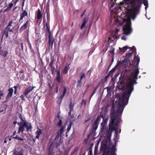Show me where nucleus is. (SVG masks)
Listing matches in <instances>:
<instances>
[{
	"mask_svg": "<svg viewBox=\"0 0 155 155\" xmlns=\"http://www.w3.org/2000/svg\"><path fill=\"white\" fill-rule=\"evenodd\" d=\"M101 126L100 133L104 134L105 133V130H106V125H104L103 123H101Z\"/></svg>",
	"mask_w": 155,
	"mask_h": 155,
	"instance_id": "obj_18",
	"label": "nucleus"
},
{
	"mask_svg": "<svg viewBox=\"0 0 155 155\" xmlns=\"http://www.w3.org/2000/svg\"><path fill=\"white\" fill-rule=\"evenodd\" d=\"M25 95L24 94L21 95L20 96V97L21 98L22 100L23 101H25Z\"/></svg>",
	"mask_w": 155,
	"mask_h": 155,
	"instance_id": "obj_52",
	"label": "nucleus"
},
{
	"mask_svg": "<svg viewBox=\"0 0 155 155\" xmlns=\"http://www.w3.org/2000/svg\"><path fill=\"white\" fill-rule=\"evenodd\" d=\"M30 26L29 21L27 20L25 23L19 29L20 33H21L24 30H25L28 27Z\"/></svg>",
	"mask_w": 155,
	"mask_h": 155,
	"instance_id": "obj_8",
	"label": "nucleus"
},
{
	"mask_svg": "<svg viewBox=\"0 0 155 155\" xmlns=\"http://www.w3.org/2000/svg\"><path fill=\"white\" fill-rule=\"evenodd\" d=\"M42 133V131L41 129H39L38 130H37L35 132V134L39 136Z\"/></svg>",
	"mask_w": 155,
	"mask_h": 155,
	"instance_id": "obj_34",
	"label": "nucleus"
},
{
	"mask_svg": "<svg viewBox=\"0 0 155 155\" xmlns=\"http://www.w3.org/2000/svg\"><path fill=\"white\" fill-rule=\"evenodd\" d=\"M15 155H24L22 152H19L18 153L16 154Z\"/></svg>",
	"mask_w": 155,
	"mask_h": 155,
	"instance_id": "obj_61",
	"label": "nucleus"
},
{
	"mask_svg": "<svg viewBox=\"0 0 155 155\" xmlns=\"http://www.w3.org/2000/svg\"><path fill=\"white\" fill-rule=\"evenodd\" d=\"M110 52L112 56H114V48H112V49L110 50Z\"/></svg>",
	"mask_w": 155,
	"mask_h": 155,
	"instance_id": "obj_42",
	"label": "nucleus"
},
{
	"mask_svg": "<svg viewBox=\"0 0 155 155\" xmlns=\"http://www.w3.org/2000/svg\"><path fill=\"white\" fill-rule=\"evenodd\" d=\"M49 40L48 44L49 45L51 46V48H52L53 46V43L54 41V39L51 36V34H49L48 35Z\"/></svg>",
	"mask_w": 155,
	"mask_h": 155,
	"instance_id": "obj_15",
	"label": "nucleus"
},
{
	"mask_svg": "<svg viewBox=\"0 0 155 155\" xmlns=\"http://www.w3.org/2000/svg\"><path fill=\"white\" fill-rule=\"evenodd\" d=\"M98 149V147L97 146V145H95L94 151V154L95 155L97 154V150Z\"/></svg>",
	"mask_w": 155,
	"mask_h": 155,
	"instance_id": "obj_44",
	"label": "nucleus"
},
{
	"mask_svg": "<svg viewBox=\"0 0 155 155\" xmlns=\"http://www.w3.org/2000/svg\"><path fill=\"white\" fill-rule=\"evenodd\" d=\"M121 39L122 40H125L126 39V37L124 35H123V36L122 37Z\"/></svg>",
	"mask_w": 155,
	"mask_h": 155,
	"instance_id": "obj_57",
	"label": "nucleus"
},
{
	"mask_svg": "<svg viewBox=\"0 0 155 155\" xmlns=\"http://www.w3.org/2000/svg\"><path fill=\"white\" fill-rule=\"evenodd\" d=\"M134 52V51L130 49V50H129L128 53H129L130 54L131 53V54H132Z\"/></svg>",
	"mask_w": 155,
	"mask_h": 155,
	"instance_id": "obj_62",
	"label": "nucleus"
},
{
	"mask_svg": "<svg viewBox=\"0 0 155 155\" xmlns=\"http://www.w3.org/2000/svg\"><path fill=\"white\" fill-rule=\"evenodd\" d=\"M18 125L19 126L18 130V133L20 132H23L24 131L25 127V121L23 122L21 121L17 123Z\"/></svg>",
	"mask_w": 155,
	"mask_h": 155,
	"instance_id": "obj_7",
	"label": "nucleus"
},
{
	"mask_svg": "<svg viewBox=\"0 0 155 155\" xmlns=\"http://www.w3.org/2000/svg\"><path fill=\"white\" fill-rule=\"evenodd\" d=\"M43 25L44 27V28L45 27V26L46 27V34H45V35H47V32H48L49 34H51V32L50 30V28L48 26L47 23L46 22L45 18V17H43Z\"/></svg>",
	"mask_w": 155,
	"mask_h": 155,
	"instance_id": "obj_9",
	"label": "nucleus"
},
{
	"mask_svg": "<svg viewBox=\"0 0 155 155\" xmlns=\"http://www.w3.org/2000/svg\"><path fill=\"white\" fill-rule=\"evenodd\" d=\"M85 25L86 24H85V23L83 22L80 27V29L81 30L85 26Z\"/></svg>",
	"mask_w": 155,
	"mask_h": 155,
	"instance_id": "obj_49",
	"label": "nucleus"
},
{
	"mask_svg": "<svg viewBox=\"0 0 155 155\" xmlns=\"http://www.w3.org/2000/svg\"><path fill=\"white\" fill-rule=\"evenodd\" d=\"M68 68L67 66H66L64 67V69L63 71V72L64 74H66L68 72Z\"/></svg>",
	"mask_w": 155,
	"mask_h": 155,
	"instance_id": "obj_36",
	"label": "nucleus"
},
{
	"mask_svg": "<svg viewBox=\"0 0 155 155\" xmlns=\"http://www.w3.org/2000/svg\"><path fill=\"white\" fill-rule=\"evenodd\" d=\"M81 78H85V74L84 73H82L81 74Z\"/></svg>",
	"mask_w": 155,
	"mask_h": 155,
	"instance_id": "obj_54",
	"label": "nucleus"
},
{
	"mask_svg": "<svg viewBox=\"0 0 155 155\" xmlns=\"http://www.w3.org/2000/svg\"><path fill=\"white\" fill-rule=\"evenodd\" d=\"M73 123L72 121H70L68 124L67 126V131L66 132V136L67 137L68 136V132L70 131V130L71 126L73 124Z\"/></svg>",
	"mask_w": 155,
	"mask_h": 155,
	"instance_id": "obj_19",
	"label": "nucleus"
},
{
	"mask_svg": "<svg viewBox=\"0 0 155 155\" xmlns=\"http://www.w3.org/2000/svg\"><path fill=\"white\" fill-rule=\"evenodd\" d=\"M82 85V81H79L78 80L77 83L76 84L77 87L80 88L81 87Z\"/></svg>",
	"mask_w": 155,
	"mask_h": 155,
	"instance_id": "obj_32",
	"label": "nucleus"
},
{
	"mask_svg": "<svg viewBox=\"0 0 155 155\" xmlns=\"http://www.w3.org/2000/svg\"><path fill=\"white\" fill-rule=\"evenodd\" d=\"M106 88L107 89V92H109L111 90V88L110 87H106Z\"/></svg>",
	"mask_w": 155,
	"mask_h": 155,
	"instance_id": "obj_60",
	"label": "nucleus"
},
{
	"mask_svg": "<svg viewBox=\"0 0 155 155\" xmlns=\"http://www.w3.org/2000/svg\"><path fill=\"white\" fill-rule=\"evenodd\" d=\"M25 127L26 128V131L28 132L30 131V130L32 129V125L31 123H27L26 120H25ZM31 131V130H30Z\"/></svg>",
	"mask_w": 155,
	"mask_h": 155,
	"instance_id": "obj_16",
	"label": "nucleus"
},
{
	"mask_svg": "<svg viewBox=\"0 0 155 155\" xmlns=\"http://www.w3.org/2000/svg\"><path fill=\"white\" fill-rule=\"evenodd\" d=\"M63 91L62 93L65 94L67 92V88H66V87L65 86L63 87Z\"/></svg>",
	"mask_w": 155,
	"mask_h": 155,
	"instance_id": "obj_45",
	"label": "nucleus"
},
{
	"mask_svg": "<svg viewBox=\"0 0 155 155\" xmlns=\"http://www.w3.org/2000/svg\"><path fill=\"white\" fill-rule=\"evenodd\" d=\"M120 66V62H117L116 64L115 67L113 68L109 72L112 77L113 73L116 71V69Z\"/></svg>",
	"mask_w": 155,
	"mask_h": 155,
	"instance_id": "obj_14",
	"label": "nucleus"
},
{
	"mask_svg": "<svg viewBox=\"0 0 155 155\" xmlns=\"http://www.w3.org/2000/svg\"><path fill=\"white\" fill-rule=\"evenodd\" d=\"M88 19V18H84L83 22L85 23V24H86L87 22Z\"/></svg>",
	"mask_w": 155,
	"mask_h": 155,
	"instance_id": "obj_51",
	"label": "nucleus"
},
{
	"mask_svg": "<svg viewBox=\"0 0 155 155\" xmlns=\"http://www.w3.org/2000/svg\"><path fill=\"white\" fill-rule=\"evenodd\" d=\"M143 0H123L120 2L121 5H123L124 8L130 13L134 20L139 13Z\"/></svg>",
	"mask_w": 155,
	"mask_h": 155,
	"instance_id": "obj_2",
	"label": "nucleus"
},
{
	"mask_svg": "<svg viewBox=\"0 0 155 155\" xmlns=\"http://www.w3.org/2000/svg\"><path fill=\"white\" fill-rule=\"evenodd\" d=\"M17 87L16 86H15L14 87V88H15V91H14V94H15L17 93Z\"/></svg>",
	"mask_w": 155,
	"mask_h": 155,
	"instance_id": "obj_53",
	"label": "nucleus"
},
{
	"mask_svg": "<svg viewBox=\"0 0 155 155\" xmlns=\"http://www.w3.org/2000/svg\"><path fill=\"white\" fill-rule=\"evenodd\" d=\"M75 104L74 103H73L71 101V102L69 106V110H73Z\"/></svg>",
	"mask_w": 155,
	"mask_h": 155,
	"instance_id": "obj_25",
	"label": "nucleus"
},
{
	"mask_svg": "<svg viewBox=\"0 0 155 155\" xmlns=\"http://www.w3.org/2000/svg\"><path fill=\"white\" fill-rule=\"evenodd\" d=\"M86 101L84 100V99L82 100V102L81 103V105H82L83 104H84V106H85L86 105Z\"/></svg>",
	"mask_w": 155,
	"mask_h": 155,
	"instance_id": "obj_50",
	"label": "nucleus"
},
{
	"mask_svg": "<svg viewBox=\"0 0 155 155\" xmlns=\"http://www.w3.org/2000/svg\"><path fill=\"white\" fill-rule=\"evenodd\" d=\"M85 25L86 24H85V23L83 22L80 27V29L81 30L85 26Z\"/></svg>",
	"mask_w": 155,
	"mask_h": 155,
	"instance_id": "obj_48",
	"label": "nucleus"
},
{
	"mask_svg": "<svg viewBox=\"0 0 155 155\" xmlns=\"http://www.w3.org/2000/svg\"><path fill=\"white\" fill-rule=\"evenodd\" d=\"M8 91L9 92L6 97V100L10 99L11 98L13 92V89L12 88H10L8 89Z\"/></svg>",
	"mask_w": 155,
	"mask_h": 155,
	"instance_id": "obj_12",
	"label": "nucleus"
},
{
	"mask_svg": "<svg viewBox=\"0 0 155 155\" xmlns=\"http://www.w3.org/2000/svg\"><path fill=\"white\" fill-rule=\"evenodd\" d=\"M111 75L109 73H108L107 75L105 76L104 78V82H107V78L110 76Z\"/></svg>",
	"mask_w": 155,
	"mask_h": 155,
	"instance_id": "obj_35",
	"label": "nucleus"
},
{
	"mask_svg": "<svg viewBox=\"0 0 155 155\" xmlns=\"http://www.w3.org/2000/svg\"><path fill=\"white\" fill-rule=\"evenodd\" d=\"M62 124V120L61 119H60L59 120L58 123L57 124V125L59 127H61Z\"/></svg>",
	"mask_w": 155,
	"mask_h": 155,
	"instance_id": "obj_38",
	"label": "nucleus"
},
{
	"mask_svg": "<svg viewBox=\"0 0 155 155\" xmlns=\"http://www.w3.org/2000/svg\"><path fill=\"white\" fill-rule=\"evenodd\" d=\"M97 87H96L94 89V91H93V92H92L91 96V97H90V98L92 97V96L95 94V92L96 91L97 89Z\"/></svg>",
	"mask_w": 155,
	"mask_h": 155,
	"instance_id": "obj_43",
	"label": "nucleus"
},
{
	"mask_svg": "<svg viewBox=\"0 0 155 155\" xmlns=\"http://www.w3.org/2000/svg\"><path fill=\"white\" fill-rule=\"evenodd\" d=\"M13 22L12 21H9L8 25L6 26L3 31L2 33L3 36L4 35L5 36L6 38H8V31L10 32H12L13 31V29L14 28L12 29L10 28V26H12V24L13 23Z\"/></svg>",
	"mask_w": 155,
	"mask_h": 155,
	"instance_id": "obj_5",
	"label": "nucleus"
},
{
	"mask_svg": "<svg viewBox=\"0 0 155 155\" xmlns=\"http://www.w3.org/2000/svg\"><path fill=\"white\" fill-rule=\"evenodd\" d=\"M55 68L52 67V68H51V72L52 74H53L54 72V70Z\"/></svg>",
	"mask_w": 155,
	"mask_h": 155,
	"instance_id": "obj_58",
	"label": "nucleus"
},
{
	"mask_svg": "<svg viewBox=\"0 0 155 155\" xmlns=\"http://www.w3.org/2000/svg\"><path fill=\"white\" fill-rule=\"evenodd\" d=\"M101 117L103 118V115H98L97 116L92 126V130L93 131H95L97 129L98 126L99 120Z\"/></svg>",
	"mask_w": 155,
	"mask_h": 155,
	"instance_id": "obj_6",
	"label": "nucleus"
},
{
	"mask_svg": "<svg viewBox=\"0 0 155 155\" xmlns=\"http://www.w3.org/2000/svg\"><path fill=\"white\" fill-rule=\"evenodd\" d=\"M90 120V118H87L86 119V118L85 119L84 122L85 123H86V122H87V121H89Z\"/></svg>",
	"mask_w": 155,
	"mask_h": 155,
	"instance_id": "obj_63",
	"label": "nucleus"
},
{
	"mask_svg": "<svg viewBox=\"0 0 155 155\" xmlns=\"http://www.w3.org/2000/svg\"><path fill=\"white\" fill-rule=\"evenodd\" d=\"M57 76L56 78V80L59 83H60L61 82L60 78V73L59 71H57Z\"/></svg>",
	"mask_w": 155,
	"mask_h": 155,
	"instance_id": "obj_21",
	"label": "nucleus"
},
{
	"mask_svg": "<svg viewBox=\"0 0 155 155\" xmlns=\"http://www.w3.org/2000/svg\"><path fill=\"white\" fill-rule=\"evenodd\" d=\"M13 5V4L12 3H10L9 4L8 7L6 9H5L4 12H7L9 10H11V8L12 7Z\"/></svg>",
	"mask_w": 155,
	"mask_h": 155,
	"instance_id": "obj_22",
	"label": "nucleus"
},
{
	"mask_svg": "<svg viewBox=\"0 0 155 155\" xmlns=\"http://www.w3.org/2000/svg\"><path fill=\"white\" fill-rule=\"evenodd\" d=\"M69 150H68V151H65L64 152V154L65 155H68L69 153Z\"/></svg>",
	"mask_w": 155,
	"mask_h": 155,
	"instance_id": "obj_64",
	"label": "nucleus"
},
{
	"mask_svg": "<svg viewBox=\"0 0 155 155\" xmlns=\"http://www.w3.org/2000/svg\"><path fill=\"white\" fill-rule=\"evenodd\" d=\"M132 54H131V53L130 54L128 52L126 53L125 57H127V58H128V59H130V58L132 56Z\"/></svg>",
	"mask_w": 155,
	"mask_h": 155,
	"instance_id": "obj_41",
	"label": "nucleus"
},
{
	"mask_svg": "<svg viewBox=\"0 0 155 155\" xmlns=\"http://www.w3.org/2000/svg\"><path fill=\"white\" fill-rule=\"evenodd\" d=\"M62 142L61 141V137H60V139H59V140L58 141V143H57L55 144V147H58L61 144Z\"/></svg>",
	"mask_w": 155,
	"mask_h": 155,
	"instance_id": "obj_30",
	"label": "nucleus"
},
{
	"mask_svg": "<svg viewBox=\"0 0 155 155\" xmlns=\"http://www.w3.org/2000/svg\"><path fill=\"white\" fill-rule=\"evenodd\" d=\"M42 17V15L40 9L38 8V12L37 13V18L38 20H39Z\"/></svg>",
	"mask_w": 155,
	"mask_h": 155,
	"instance_id": "obj_20",
	"label": "nucleus"
},
{
	"mask_svg": "<svg viewBox=\"0 0 155 155\" xmlns=\"http://www.w3.org/2000/svg\"><path fill=\"white\" fill-rule=\"evenodd\" d=\"M143 4L145 6V9L146 10L147 8L148 7V2L147 0H143Z\"/></svg>",
	"mask_w": 155,
	"mask_h": 155,
	"instance_id": "obj_27",
	"label": "nucleus"
},
{
	"mask_svg": "<svg viewBox=\"0 0 155 155\" xmlns=\"http://www.w3.org/2000/svg\"><path fill=\"white\" fill-rule=\"evenodd\" d=\"M131 48V49L134 52H136V49L134 46H132V48Z\"/></svg>",
	"mask_w": 155,
	"mask_h": 155,
	"instance_id": "obj_46",
	"label": "nucleus"
},
{
	"mask_svg": "<svg viewBox=\"0 0 155 155\" xmlns=\"http://www.w3.org/2000/svg\"><path fill=\"white\" fill-rule=\"evenodd\" d=\"M137 60V61L135 65V69L132 73L131 75L126 73L127 70L125 69L124 74L122 72L119 78L117 88L120 90H122L125 88L126 90L122 96V99L120 104H119L116 112L113 105L112 106L110 113V122L109 124V130L110 133L114 130L115 131L116 134L118 132V130L117 129V127L121 120L120 117L124 109L128 103L129 98L134 90V84L137 83L136 80L139 73L138 67L140 61L138 56L137 57L135 56L134 58V64L135 62H136Z\"/></svg>",
	"mask_w": 155,
	"mask_h": 155,
	"instance_id": "obj_1",
	"label": "nucleus"
},
{
	"mask_svg": "<svg viewBox=\"0 0 155 155\" xmlns=\"http://www.w3.org/2000/svg\"><path fill=\"white\" fill-rule=\"evenodd\" d=\"M111 145L109 142L107 144V141L101 144L100 150L103 153L102 155H117L115 153L117 151L116 146L113 145L110 148Z\"/></svg>",
	"mask_w": 155,
	"mask_h": 155,
	"instance_id": "obj_3",
	"label": "nucleus"
},
{
	"mask_svg": "<svg viewBox=\"0 0 155 155\" xmlns=\"http://www.w3.org/2000/svg\"><path fill=\"white\" fill-rule=\"evenodd\" d=\"M58 100L57 101V102L59 104H61V102L62 101L63 98L61 97L60 96L59 97H58Z\"/></svg>",
	"mask_w": 155,
	"mask_h": 155,
	"instance_id": "obj_37",
	"label": "nucleus"
},
{
	"mask_svg": "<svg viewBox=\"0 0 155 155\" xmlns=\"http://www.w3.org/2000/svg\"><path fill=\"white\" fill-rule=\"evenodd\" d=\"M119 30L117 29H116L114 32V37L115 39L117 38V35H118V33Z\"/></svg>",
	"mask_w": 155,
	"mask_h": 155,
	"instance_id": "obj_33",
	"label": "nucleus"
},
{
	"mask_svg": "<svg viewBox=\"0 0 155 155\" xmlns=\"http://www.w3.org/2000/svg\"><path fill=\"white\" fill-rule=\"evenodd\" d=\"M130 59H128V58H127V57H125L124 60L122 61H118L117 62H120V66H122L123 65H125L128 64L129 61L130 60Z\"/></svg>",
	"mask_w": 155,
	"mask_h": 155,
	"instance_id": "obj_11",
	"label": "nucleus"
},
{
	"mask_svg": "<svg viewBox=\"0 0 155 155\" xmlns=\"http://www.w3.org/2000/svg\"><path fill=\"white\" fill-rule=\"evenodd\" d=\"M18 0H13L12 2H13V4L16 5L17 2L18 1Z\"/></svg>",
	"mask_w": 155,
	"mask_h": 155,
	"instance_id": "obj_56",
	"label": "nucleus"
},
{
	"mask_svg": "<svg viewBox=\"0 0 155 155\" xmlns=\"http://www.w3.org/2000/svg\"><path fill=\"white\" fill-rule=\"evenodd\" d=\"M61 137V135L59 134V133H58L57 135L56 136L55 138L54 139V141H58L59 140V138H60V137Z\"/></svg>",
	"mask_w": 155,
	"mask_h": 155,
	"instance_id": "obj_29",
	"label": "nucleus"
},
{
	"mask_svg": "<svg viewBox=\"0 0 155 155\" xmlns=\"http://www.w3.org/2000/svg\"><path fill=\"white\" fill-rule=\"evenodd\" d=\"M20 40L21 42L20 44L18 42H17V44L18 45H20L22 50H23V43L22 42V41L21 39H20Z\"/></svg>",
	"mask_w": 155,
	"mask_h": 155,
	"instance_id": "obj_39",
	"label": "nucleus"
},
{
	"mask_svg": "<svg viewBox=\"0 0 155 155\" xmlns=\"http://www.w3.org/2000/svg\"><path fill=\"white\" fill-rule=\"evenodd\" d=\"M22 11L23 12L21 13L20 14V18L19 19V21L22 20L25 16L28 15V12L27 11L25 10H24L23 9Z\"/></svg>",
	"mask_w": 155,
	"mask_h": 155,
	"instance_id": "obj_13",
	"label": "nucleus"
},
{
	"mask_svg": "<svg viewBox=\"0 0 155 155\" xmlns=\"http://www.w3.org/2000/svg\"><path fill=\"white\" fill-rule=\"evenodd\" d=\"M58 86H57L55 88V92L58 93Z\"/></svg>",
	"mask_w": 155,
	"mask_h": 155,
	"instance_id": "obj_59",
	"label": "nucleus"
},
{
	"mask_svg": "<svg viewBox=\"0 0 155 155\" xmlns=\"http://www.w3.org/2000/svg\"><path fill=\"white\" fill-rule=\"evenodd\" d=\"M64 127L62 126L61 127L60 129L58 130V133H59V134L61 135H62V133L64 131Z\"/></svg>",
	"mask_w": 155,
	"mask_h": 155,
	"instance_id": "obj_28",
	"label": "nucleus"
},
{
	"mask_svg": "<svg viewBox=\"0 0 155 155\" xmlns=\"http://www.w3.org/2000/svg\"><path fill=\"white\" fill-rule=\"evenodd\" d=\"M28 46H29V49L31 50V51H32V50H33V51H34V50L32 49V46H31V45L30 43H29Z\"/></svg>",
	"mask_w": 155,
	"mask_h": 155,
	"instance_id": "obj_47",
	"label": "nucleus"
},
{
	"mask_svg": "<svg viewBox=\"0 0 155 155\" xmlns=\"http://www.w3.org/2000/svg\"><path fill=\"white\" fill-rule=\"evenodd\" d=\"M13 139H17L18 140H21V141H22V140H23V139L21 137H20L18 136V135H16L15 137H13Z\"/></svg>",
	"mask_w": 155,
	"mask_h": 155,
	"instance_id": "obj_31",
	"label": "nucleus"
},
{
	"mask_svg": "<svg viewBox=\"0 0 155 155\" xmlns=\"http://www.w3.org/2000/svg\"><path fill=\"white\" fill-rule=\"evenodd\" d=\"M35 87L29 86L28 87L26 88L25 90L23 92V94L25 95V97L32 91Z\"/></svg>",
	"mask_w": 155,
	"mask_h": 155,
	"instance_id": "obj_10",
	"label": "nucleus"
},
{
	"mask_svg": "<svg viewBox=\"0 0 155 155\" xmlns=\"http://www.w3.org/2000/svg\"><path fill=\"white\" fill-rule=\"evenodd\" d=\"M107 121L105 120H103V122L101 123H103L104 125H106L107 124Z\"/></svg>",
	"mask_w": 155,
	"mask_h": 155,
	"instance_id": "obj_55",
	"label": "nucleus"
},
{
	"mask_svg": "<svg viewBox=\"0 0 155 155\" xmlns=\"http://www.w3.org/2000/svg\"><path fill=\"white\" fill-rule=\"evenodd\" d=\"M18 117L21 121H23V122L25 121V120H24L22 118V116L21 114L19 113L18 114Z\"/></svg>",
	"mask_w": 155,
	"mask_h": 155,
	"instance_id": "obj_40",
	"label": "nucleus"
},
{
	"mask_svg": "<svg viewBox=\"0 0 155 155\" xmlns=\"http://www.w3.org/2000/svg\"><path fill=\"white\" fill-rule=\"evenodd\" d=\"M2 47L0 46V55L6 57L7 55L8 52L6 50H2Z\"/></svg>",
	"mask_w": 155,
	"mask_h": 155,
	"instance_id": "obj_17",
	"label": "nucleus"
},
{
	"mask_svg": "<svg viewBox=\"0 0 155 155\" xmlns=\"http://www.w3.org/2000/svg\"><path fill=\"white\" fill-rule=\"evenodd\" d=\"M51 61L50 62L49 66L51 68H52V67H54V66H53V64H54V57H51Z\"/></svg>",
	"mask_w": 155,
	"mask_h": 155,
	"instance_id": "obj_23",
	"label": "nucleus"
},
{
	"mask_svg": "<svg viewBox=\"0 0 155 155\" xmlns=\"http://www.w3.org/2000/svg\"><path fill=\"white\" fill-rule=\"evenodd\" d=\"M76 34V33L75 31H74L73 33L72 32L71 33V34L70 35L71 37V40L70 41V44L71 43L72 41L73 40V39H74V37H75V35Z\"/></svg>",
	"mask_w": 155,
	"mask_h": 155,
	"instance_id": "obj_26",
	"label": "nucleus"
},
{
	"mask_svg": "<svg viewBox=\"0 0 155 155\" xmlns=\"http://www.w3.org/2000/svg\"><path fill=\"white\" fill-rule=\"evenodd\" d=\"M123 34L127 35H130L132 31L130 20H128L123 28Z\"/></svg>",
	"mask_w": 155,
	"mask_h": 155,
	"instance_id": "obj_4",
	"label": "nucleus"
},
{
	"mask_svg": "<svg viewBox=\"0 0 155 155\" xmlns=\"http://www.w3.org/2000/svg\"><path fill=\"white\" fill-rule=\"evenodd\" d=\"M130 47H129L128 46H125L124 47L122 48H120L119 49L120 51L123 53L127 49V48H130Z\"/></svg>",
	"mask_w": 155,
	"mask_h": 155,
	"instance_id": "obj_24",
	"label": "nucleus"
}]
</instances>
